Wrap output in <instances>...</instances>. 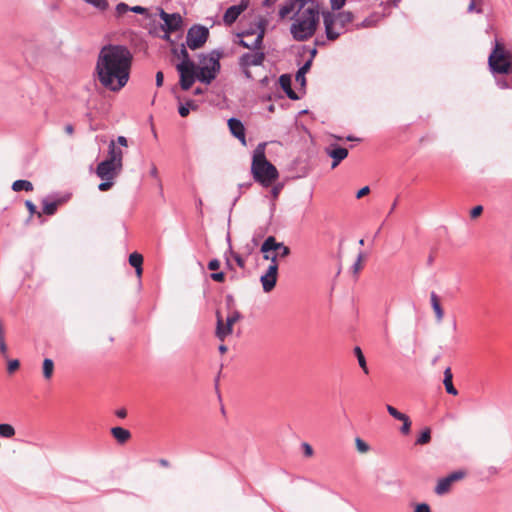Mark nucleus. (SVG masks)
Listing matches in <instances>:
<instances>
[{
	"mask_svg": "<svg viewBox=\"0 0 512 512\" xmlns=\"http://www.w3.org/2000/svg\"><path fill=\"white\" fill-rule=\"evenodd\" d=\"M133 55L125 45L107 44L98 54L95 72L99 83L108 91L119 92L128 83Z\"/></svg>",
	"mask_w": 512,
	"mask_h": 512,
	"instance_id": "1",
	"label": "nucleus"
},
{
	"mask_svg": "<svg viewBox=\"0 0 512 512\" xmlns=\"http://www.w3.org/2000/svg\"><path fill=\"white\" fill-rule=\"evenodd\" d=\"M181 54L183 60L177 64L176 69L179 72L180 86L183 90L190 89L195 79L210 84L217 77L220 71V52L212 51L207 55H202L198 66L189 59L185 48L181 49Z\"/></svg>",
	"mask_w": 512,
	"mask_h": 512,
	"instance_id": "2",
	"label": "nucleus"
},
{
	"mask_svg": "<svg viewBox=\"0 0 512 512\" xmlns=\"http://www.w3.org/2000/svg\"><path fill=\"white\" fill-rule=\"evenodd\" d=\"M300 7L293 17L290 33L296 41H306L316 32L320 19L317 0H298Z\"/></svg>",
	"mask_w": 512,
	"mask_h": 512,
	"instance_id": "3",
	"label": "nucleus"
},
{
	"mask_svg": "<svg viewBox=\"0 0 512 512\" xmlns=\"http://www.w3.org/2000/svg\"><path fill=\"white\" fill-rule=\"evenodd\" d=\"M321 15L323 18L325 35L330 41H335L346 32L355 30L353 28L355 14L352 11H341L337 13L323 11Z\"/></svg>",
	"mask_w": 512,
	"mask_h": 512,
	"instance_id": "4",
	"label": "nucleus"
},
{
	"mask_svg": "<svg viewBox=\"0 0 512 512\" xmlns=\"http://www.w3.org/2000/svg\"><path fill=\"white\" fill-rule=\"evenodd\" d=\"M251 173L256 182L263 187H269L275 182L279 173L276 167L265 156V144H259L253 153Z\"/></svg>",
	"mask_w": 512,
	"mask_h": 512,
	"instance_id": "5",
	"label": "nucleus"
},
{
	"mask_svg": "<svg viewBox=\"0 0 512 512\" xmlns=\"http://www.w3.org/2000/svg\"><path fill=\"white\" fill-rule=\"evenodd\" d=\"M488 61L494 73H508L511 68L509 54L505 52L504 47L498 41L495 42L494 50L490 54Z\"/></svg>",
	"mask_w": 512,
	"mask_h": 512,
	"instance_id": "6",
	"label": "nucleus"
},
{
	"mask_svg": "<svg viewBox=\"0 0 512 512\" xmlns=\"http://www.w3.org/2000/svg\"><path fill=\"white\" fill-rule=\"evenodd\" d=\"M208 36L209 30L206 27L200 25L192 26L187 32V46L192 50L198 49L205 44Z\"/></svg>",
	"mask_w": 512,
	"mask_h": 512,
	"instance_id": "7",
	"label": "nucleus"
},
{
	"mask_svg": "<svg viewBox=\"0 0 512 512\" xmlns=\"http://www.w3.org/2000/svg\"><path fill=\"white\" fill-rule=\"evenodd\" d=\"M254 34H256V37L253 40L241 39L239 42L240 45L247 49L260 50L262 47L263 38L265 34V27L262 22L258 24L256 31H246L242 34V36L244 38H249Z\"/></svg>",
	"mask_w": 512,
	"mask_h": 512,
	"instance_id": "8",
	"label": "nucleus"
},
{
	"mask_svg": "<svg viewBox=\"0 0 512 512\" xmlns=\"http://www.w3.org/2000/svg\"><path fill=\"white\" fill-rule=\"evenodd\" d=\"M240 319V313L237 311H234L230 315H228L226 319V329H223V320L217 315V327H216V336L220 340H224L225 337L230 335L233 331V325Z\"/></svg>",
	"mask_w": 512,
	"mask_h": 512,
	"instance_id": "9",
	"label": "nucleus"
},
{
	"mask_svg": "<svg viewBox=\"0 0 512 512\" xmlns=\"http://www.w3.org/2000/svg\"><path fill=\"white\" fill-rule=\"evenodd\" d=\"M121 170L122 167L106 159L98 164L96 174L101 179H115Z\"/></svg>",
	"mask_w": 512,
	"mask_h": 512,
	"instance_id": "10",
	"label": "nucleus"
},
{
	"mask_svg": "<svg viewBox=\"0 0 512 512\" xmlns=\"http://www.w3.org/2000/svg\"><path fill=\"white\" fill-rule=\"evenodd\" d=\"M268 250H274L281 258H285L290 254V248L283 242H277L274 236L267 237L261 245V252H267Z\"/></svg>",
	"mask_w": 512,
	"mask_h": 512,
	"instance_id": "11",
	"label": "nucleus"
},
{
	"mask_svg": "<svg viewBox=\"0 0 512 512\" xmlns=\"http://www.w3.org/2000/svg\"><path fill=\"white\" fill-rule=\"evenodd\" d=\"M464 476L465 473L463 471H455L447 477L440 479L435 487V493L438 495L446 494L451 489L452 484L455 481L461 480Z\"/></svg>",
	"mask_w": 512,
	"mask_h": 512,
	"instance_id": "12",
	"label": "nucleus"
},
{
	"mask_svg": "<svg viewBox=\"0 0 512 512\" xmlns=\"http://www.w3.org/2000/svg\"><path fill=\"white\" fill-rule=\"evenodd\" d=\"M277 276L278 265H269L266 272L260 278L264 292L268 293L275 288L277 283Z\"/></svg>",
	"mask_w": 512,
	"mask_h": 512,
	"instance_id": "13",
	"label": "nucleus"
},
{
	"mask_svg": "<svg viewBox=\"0 0 512 512\" xmlns=\"http://www.w3.org/2000/svg\"><path fill=\"white\" fill-rule=\"evenodd\" d=\"M160 17L164 22L163 29L166 33L175 32L182 26V18L178 13L168 14L162 10Z\"/></svg>",
	"mask_w": 512,
	"mask_h": 512,
	"instance_id": "14",
	"label": "nucleus"
},
{
	"mask_svg": "<svg viewBox=\"0 0 512 512\" xmlns=\"http://www.w3.org/2000/svg\"><path fill=\"white\" fill-rule=\"evenodd\" d=\"M265 59V54L257 50L254 53H245L239 59V65L241 69H246V67L251 66H260L263 64Z\"/></svg>",
	"mask_w": 512,
	"mask_h": 512,
	"instance_id": "15",
	"label": "nucleus"
},
{
	"mask_svg": "<svg viewBox=\"0 0 512 512\" xmlns=\"http://www.w3.org/2000/svg\"><path fill=\"white\" fill-rule=\"evenodd\" d=\"M386 13H379V12H373L369 16H367L364 20L361 22L355 23L353 28L355 30H361V29H367V28H373L377 26L381 20L386 17Z\"/></svg>",
	"mask_w": 512,
	"mask_h": 512,
	"instance_id": "16",
	"label": "nucleus"
},
{
	"mask_svg": "<svg viewBox=\"0 0 512 512\" xmlns=\"http://www.w3.org/2000/svg\"><path fill=\"white\" fill-rule=\"evenodd\" d=\"M228 127L230 132L234 137H236L242 145H246V136H245V128L243 123L236 119V118H230L228 120Z\"/></svg>",
	"mask_w": 512,
	"mask_h": 512,
	"instance_id": "17",
	"label": "nucleus"
},
{
	"mask_svg": "<svg viewBox=\"0 0 512 512\" xmlns=\"http://www.w3.org/2000/svg\"><path fill=\"white\" fill-rule=\"evenodd\" d=\"M107 160L116 163L118 167H123V151L120 147L116 146L114 140L110 141L108 145Z\"/></svg>",
	"mask_w": 512,
	"mask_h": 512,
	"instance_id": "18",
	"label": "nucleus"
},
{
	"mask_svg": "<svg viewBox=\"0 0 512 512\" xmlns=\"http://www.w3.org/2000/svg\"><path fill=\"white\" fill-rule=\"evenodd\" d=\"M247 8V5L246 4H240V5H233L231 7H229L224 16H223V21L227 24V25H231L232 23H234L237 18L240 16V14Z\"/></svg>",
	"mask_w": 512,
	"mask_h": 512,
	"instance_id": "19",
	"label": "nucleus"
},
{
	"mask_svg": "<svg viewBox=\"0 0 512 512\" xmlns=\"http://www.w3.org/2000/svg\"><path fill=\"white\" fill-rule=\"evenodd\" d=\"M300 7V2L298 0H286L279 7L278 15L281 20L288 18L295 9Z\"/></svg>",
	"mask_w": 512,
	"mask_h": 512,
	"instance_id": "20",
	"label": "nucleus"
},
{
	"mask_svg": "<svg viewBox=\"0 0 512 512\" xmlns=\"http://www.w3.org/2000/svg\"><path fill=\"white\" fill-rule=\"evenodd\" d=\"M327 153L333 159L332 168L337 167L348 156V150L339 146L331 147L327 150Z\"/></svg>",
	"mask_w": 512,
	"mask_h": 512,
	"instance_id": "21",
	"label": "nucleus"
},
{
	"mask_svg": "<svg viewBox=\"0 0 512 512\" xmlns=\"http://www.w3.org/2000/svg\"><path fill=\"white\" fill-rule=\"evenodd\" d=\"M452 379H453V374H452L451 369L448 367V368H446V369H445V371H444V380H443V383H444V386H445L446 392H447L448 394H451V395L456 396V395L458 394V391H457V389L454 387L453 382H452Z\"/></svg>",
	"mask_w": 512,
	"mask_h": 512,
	"instance_id": "22",
	"label": "nucleus"
},
{
	"mask_svg": "<svg viewBox=\"0 0 512 512\" xmlns=\"http://www.w3.org/2000/svg\"><path fill=\"white\" fill-rule=\"evenodd\" d=\"M111 434L121 444L127 442L131 437L129 430L122 427H113L111 429Z\"/></svg>",
	"mask_w": 512,
	"mask_h": 512,
	"instance_id": "23",
	"label": "nucleus"
},
{
	"mask_svg": "<svg viewBox=\"0 0 512 512\" xmlns=\"http://www.w3.org/2000/svg\"><path fill=\"white\" fill-rule=\"evenodd\" d=\"M280 85L282 89L286 92L287 96L290 99L296 100L298 99V96L296 93L291 89V80L288 75H281L279 78Z\"/></svg>",
	"mask_w": 512,
	"mask_h": 512,
	"instance_id": "24",
	"label": "nucleus"
},
{
	"mask_svg": "<svg viewBox=\"0 0 512 512\" xmlns=\"http://www.w3.org/2000/svg\"><path fill=\"white\" fill-rule=\"evenodd\" d=\"M129 263L131 266H133L136 269V273L138 276L142 274V263H143V257L139 253H132L129 256Z\"/></svg>",
	"mask_w": 512,
	"mask_h": 512,
	"instance_id": "25",
	"label": "nucleus"
},
{
	"mask_svg": "<svg viewBox=\"0 0 512 512\" xmlns=\"http://www.w3.org/2000/svg\"><path fill=\"white\" fill-rule=\"evenodd\" d=\"M53 372L54 362L49 358H45L42 365V373L45 380H50L53 376Z\"/></svg>",
	"mask_w": 512,
	"mask_h": 512,
	"instance_id": "26",
	"label": "nucleus"
},
{
	"mask_svg": "<svg viewBox=\"0 0 512 512\" xmlns=\"http://www.w3.org/2000/svg\"><path fill=\"white\" fill-rule=\"evenodd\" d=\"M431 304H432V308L434 310V313L436 315L437 321L438 322L442 321L443 316H444V312H443V309L440 306L438 297H437V295L435 293L431 294Z\"/></svg>",
	"mask_w": 512,
	"mask_h": 512,
	"instance_id": "27",
	"label": "nucleus"
},
{
	"mask_svg": "<svg viewBox=\"0 0 512 512\" xmlns=\"http://www.w3.org/2000/svg\"><path fill=\"white\" fill-rule=\"evenodd\" d=\"M12 189L16 192H19V191H32L33 190V185L30 181L28 180H16L13 184H12Z\"/></svg>",
	"mask_w": 512,
	"mask_h": 512,
	"instance_id": "28",
	"label": "nucleus"
},
{
	"mask_svg": "<svg viewBox=\"0 0 512 512\" xmlns=\"http://www.w3.org/2000/svg\"><path fill=\"white\" fill-rule=\"evenodd\" d=\"M16 434L15 428L8 423H1L0 424V436L2 438H12Z\"/></svg>",
	"mask_w": 512,
	"mask_h": 512,
	"instance_id": "29",
	"label": "nucleus"
},
{
	"mask_svg": "<svg viewBox=\"0 0 512 512\" xmlns=\"http://www.w3.org/2000/svg\"><path fill=\"white\" fill-rule=\"evenodd\" d=\"M42 204L43 213L46 215H53L56 212L59 203L57 201L50 202L47 199H44Z\"/></svg>",
	"mask_w": 512,
	"mask_h": 512,
	"instance_id": "30",
	"label": "nucleus"
},
{
	"mask_svg": "<svg viewBox=\"0 0 512 512\" xmlns=\"http://www.w3.org/2000/svg\"><path fill=\"white\" fill-rule=\"evenodd\" d=\"M354 353L357 357V360H358V363H359V366L362 368L363 372L365 374H368L369 373V370H368V367H367V363H366V359L362 353V350L360 347H355L354 348Z\"/></svg>",
	"mask_w": 512,
	"mask_h": 512,
	"instance_id": "31",
	"label": "nucleus"
},
{
	"mask_svg": "<svg viewBox=\"0 0 512 512\" xmlns=\"http://www.w3.org/2000/svg\"><path fill=\"white\" fill-rule=\"evenodd\" d=\"M197 108V105L193 101H187L185 104H181L179 106V114L181 117L188 116L190 110H195Z\"/></svg>",
	"mask_w": 512,
	"mask_h": 512,
	"instance_id": "32",
	"label": "nucleus"
},
{
	"mask_svg": "<svg viewBox=\"0 0 512 512\" xmlns=\"http://www.w3.org/2000/svg\"><path fill=\"white\" fill-rule=\"evenodd\" d=\"M431 440V431L429 428L423 430L420 436L416 440L417 445H424L429 443Z\"/></svg>",
	"mask_w": 512,
	"mask_h": 512,
	"instance_id": "33",
	"label": "nucleus"
},
{
	"mask_svg": "<svg viewBox=\"0 0 512 512\" xmlns=\"http://www.w3.org/2000/svg\"><path fill=\"white\" fill-rule=\"evenodd\" d=\"M347 1L348 0H330L331 10L329 12L337 13L343 11L342 8L345 6Z\"/></svg>",
	"mask_w": 512,
	"mask_h": 512,
	"instance_id": "34",
	"label": "nucleus"
},
{
	"mask_svg": "<svg viewBox=\"0 0 512 512\" xmlns=\"http://www.w3.org/2000/svg\"><path fill=\"white\" fill-rule=\"evenodd\" d=\"M84 1L100 11H104L108 7L107 0H84Z\"/></svg>",
	"mask_w": 512,
	"mask_h": 512,
	"instance_id": "35",
	"label": "nucleus"
},
{
	"mask_svg": "<svg viewBox=\"0 0 512 512\" xmlns=\"http://www.w3.org/2000/svg\"><path fill=\"white\" fill-rule=\"evenodd\" d=\"M274 250H268L267 252H261L263 254V258L265 260L270 261V265H278L277 258L279 257L278 253H272Z\"/></svg>",
	"mask_w": 512,
	"mask_h": 512,
	"instance_id": "36",
	"label": "nucleus"
},
{
	"mask_svg": "<svg viewBox=\"0 0 512 512\" xmlns=\"http://www.w3.org/2000/svg\"><path fill=\"white\" fill-rule=\"evenodd\" d=\"M310 67V62H307L303 67H301L297 74H296V81L297 82H300L301 84H304L305 83V73L307 72V70L309 69Z\"/></svg>",
	"mask_w": 512,
	"mask_h": 512,
	"instance_id": "37",
	"label": "nucleus"
},
{
	"mask_svg": "<svg viewBox=\"0 0 512 512\" xmlns=\"http://www.w3.org/2000/svg\"><path fill=\"white\" fill-rule=\"evenodd\" d=\"M355 445H356L358 452H360V453H367L370 450V446L365 441H363L361 438L355 439Z\"/></svg>",
	"mask_w": 512,
	"mask_h": 512,
	"instance_id": "38",
	"label": "nucleus"
},
{
	"mask_svg": "<svg viewBox=\"0 0 512 512\" xmlns=\"http://www.w3.org/2000/svg\"><path fill=\"white\" fill-rule=\"evenodd\" d=\"M483 4V0H471L468 6L469 12H477L480 13L482 11L481 6Z\"/></svg>",
	"mask_w": 512,
	"mask_h": 512,
	"instance_id": "39",
	"label": "nucleus"
},
{
	"mask_svg": "<svg viewBox=\"0 0 512 512\" xmlns=\"http://www.w3.org/2000/svg\"><path fill=\"white\" fill-rule=\"evenodd\" d=\"M103 182L99 184L98 189L100 191H107L109 190L114 183V179H102Z\"/></svg>",
	"mask_w": 512,
	"mask_h": 512,
	"instance_id": "40",
	"label": "nucleus"
},
{
	"mask_svg": "<svg viewBox=\"0 0 512 512\" xmlns=\"http://www.w3.org/2000/svg\"><path fill=\"white\" fill-rule=\"evenodd\" d=\"M19 366H20V363L17 359L10 360L7 365V370L9 373H13L14 371H16L19 368Z\"/></svg>",
	"mask_w": 512,
	"mask_h": 512,
	"instance_id": "41",
	"label": "nucleus"
},
{
	"mask_svg": "<svg viewBox=\"0 0 512 512\" xmlns=\"http://www.w3.org/2000/svg\"><path fill=\"white\" fill-rule=\"evenodd\" d=\"M402 423L403 424H402L400 431H401V433L406 435L410 432V429H411V421H410L409 417H407L406 420H403Z\"/></svg>",
	"mask_w": 512,
	"mask_h": 512,
	"instance_id": "42",
	"label": "nucleus"
},
{
	"mask_svg": "<svg viewBox=\"0 0 512 512\" xmlns=\"http://www.w3.org/2000/svg\"><path fill=\"white\" fill-rule=\"evenodd\" d=\"M130 10V7L125 4V3H119L117 6H116V13L121 16L123 15L124 13H126L127 11Z\"/></svg>",
	"mask_w": 512,
	"mask_h": 512,
	"instance_id": "43",
	"label": "nucleus"
},
{
	"mask_svg": "<svg viewBox=\"0 0 512 512\" xmlns=\"http://www.w3.org/2000/svg\"><path fill=\"white\" fill-rule=\"evenodd\" d=\"M362 259H363L362 254H359L356 262L353 265V271L355 274H357L362 268Z\"/></svg>",
	"mask_w": 512,
	"mask_h": 512,
	"instance_id": "44",
	"label": "nucleus"
},
{
	"mask_svg": "<svg viewBox=\"0 0 512 512\" xmlns=\"http://www.w3.org/2000/svg\"><path fill=\"white\" fill-rule=\"evenodd\" d=\"M302 448H303L305 456L311 457L313 455V448L311 447L310 444L304 442V443H302Z\"/></svg>",
	"mask_w": 512,
	"mask_h": 512,
	"instance_id": "45",
	"label": "nucleus"
},
{
	"mask_svg": "<svg viewBox=\"0 0 512 512\" xmlns=\"http://www.w3.org/2000/svg\"><path fill=\"white\" fill-rule=\"evenodd\" d=\"M211 278L216 282H223L225 280V274L223 272H215L211 274Z\"/></svg>",
	"mask_w": 512,
	"mask_h": 512,
	"instance_id": "46",
	"label": "nucleus"
},
{
	"mask_svg": "<svg viewBox=\"0 0 512 512\" xmlns=\"http://www.w3.org/2000/svg\"><path fill=\"white\" fill-rule=\"evenodd\" d=\"M482 211H483L482 206H480V205L475 206V207L471 210V212H470V216H471V218H476V217L480 216V215H481V213H482Z\"/></svg>",
	"mask_w": 512,
	"mask_h": 512,
	"instance_id": "47",
	"label": "nucleus"
},
{
	"mask_svg": "<svg viewBox=\"0 0 512 512\" xmlns=\"http://www.w3.org/2000/svg\"><path fill=\"white\" fill-rule=\"evenodd\" d=\"M414 512H431L429 505L426 503L418 504Z\"/></svg>",
	"mask_w": 512,
	"mask_h": 512,
	"instance_id": "48",
	"label": "nucleus"
},
{
	"mask_svg": "<svg viewBox=\"0 0 512 512\" xmlns=\"http://www.w3.org/2000/svg\"><path fill=\"white\" fill-rule=\"evenodd\" d=\"M220 267V262L217 259H213L208 263V268L212 271H216Z\"/></svg>",
	"mask_w": 512,
	"mask_h": 512,
	"instance_id": "49",
	"label": "nucleus"
},
{
	"mask_svg": "<svg viewBox=\"0 0 512 512\" xmlns=\"http://www.w3.org/2000/svg\"><path fill=\"white\" fill-rule=\"evenodd\" d=\"M370 192V189L368 186H365L363 188H361L357 194H356V197L359 199V198H362L363 196L367 195L368 193Z\"/></svg>",
	"mask_w": 512,
	"mask_h": 512,
	"instance_id": "50",
	"label": "nucleus"
},
{
	"mask_svg": "<svg viewBox=\"0 0 512 512\" xmlns=\"http://www.w3.org/2000/svg\"><path fill=\"white\" fill-rule=\"evenodd\" d=\"M25 205H26L28 211L30 212V214H35L36 213V206L34 205L33 202L27 200L25 202Z\"/></svg>",
	"mask_w": 512,
	"mask_h": 512,
	"instance_id": "51",
	"label": "nucleus"
},
{
	"mask_svg": "<svg viewBox=\"0 0 512 512\" xmlns=\"http://www.w3.org/2000/svg\"><path fill=\"white\" fill-rule=\"evenodd\" d=\"M163 80H164V75L161 71H158L156 73V85L158 87L162 86L163 85Z\"/></svg>",
	"mask_w": 512,
	"mask_h": 512,
	"instance_id": "52",
	"label": "nucleus"
},
{
	"mask_svg": "<svg viewBox=\"0 0 512 512\" xmlns=\"http://www.w3.org/2000/svg\"><path fill=\"white\" fill-rule=\"evenodd\" d=\"M282 189V185H276L272 188L271 193L274 199H276Z\"/></svg>",
	"mask_w": 512,
	"mask_h": 512,
	"instance_id": "53",
	"label": "nucleus"
},
{
	"mask_svg": "<svg viewBox=\"0 0 512 512\" xmlns=\"http://www.w3.org/2000/svg\"><path fill=\"white\" fill-rule=\"evenodd\" d=\"M386 409H387V412H388V413H389L393 418H394V417L399 413V411H398L395 407H393V406H391V405H387V406H386Z\"/></svg>",
	"mask_w": 512,
	"mask_h": 512,
	"instance_id": "54",
	"label": "nucleus"
},
{
	"mask_svg": "<svg viewBox=\"0 0 512 512\" xmlns=\"http://www.w3.org/2000/svg\"><path fill=\"white\" fill-rule=\"evenodd\" d=\"M117 143L122 147L128 146V141H127L126 137H124V136H118Z\"/></svg>",
	"mask_w": 512,
	"mask_h": 512,
	"instance_id": "55",
	"label": "nucleus"
},
{
	"mask_svg": "<svg viewBox=\"0 0 512 512\" xmlns=\"http://www.w3.org/2000/svg\"><path fill=\"white\" fill-rule=\"evenodd\" d=\"M130 11L138 13V14H143V13H145L146 9L141 6H134V7L130 8Z\"/></svg>",
	"mask_w": 512,
	"mask_h": 512,
	"instance_id": "56",
	"label": "nucleus"
},
{
	"mask_svg": "<svg viewBox=\"0 0 512 512\" xmlns=\"http://www.w3.org/2000/svg\"><path fill=\"white\" fill-rule=\"evenodd\" d=\"M150 175L153 177V178H157L158 177V169L156 167L155 164H152L151 165V168H150Z\"/></svg>",
	"mask_w": 512,
	"mask_h": 512,
	"instance_id": "57",
	"label": "nucleus"
},
{
	"mask_svg": "<svg viewBox=\"0 0 512 512\" xmlns=\"http://www.w3.org/2000/svg\"><path fill=\"white\" fill-rule=\"evenodd\" d=\"M0 352L5 354L7 352V346L5 343V339L0 340Z\"/></svg>",
	"mask_w": 512,
	"mask_h": 512,
	"instance_id": "58",
	"label": "nucleus"
},
{
	"mask_svg": "<svg viewBox=\"0 0 512 512\" xmlns=\"http://www.w3.org/2000/svg\"><path fill=\"white\" fill-rule=\"evenodd\" d=\"M116 415L119 417V418H125L127 416V412L125 409H119L116 411Z\"/></svg>",
	"mask_w": 512,
	"mask_h": 512,
	"instance_id": "59",
	"label": "nucleus"
},
{
	"mask_svg": "<svg viewBox=\"0 0 512 512\" xmlns=\"http://www.w3.org/2000/svg\"><path fill=\"white\" fill-rule=\"evenodd\" d=\"M408 416L402 412H399L394 418L399 420V421H403V420H406Z\"/></svg>",
	"mask_w": 512,
	"mask_h": 512,
	"instance_id": "60",
	"label": "nucleus"
},
{
	"mask_svg": "<svg viewBox=\"0 0 512 512\" xmlns=\"http://www.w3.org/2000/svg\"><path fill=\"white\" fill-rule=\"evenodd\" d=\"M250 67H246V69H242L244 75L246 78L248 79H251L252 78V74H251V71L249 69Z\"/></svg>",
	"mask_w": 512,
	"mask_h": 512,
	"instance_id": "61",
	"label": "nucleus"
},
{
	"mask_svg": "<svg viewBox=\"0 0 512 512\" xmlns=\"http://www.w3.org/2000/svg\"><path fill=\"white\" fill-rule=\"evenodd\" d=\"M65 132L69 135H72L74 132V128L72 125L68 124L65 126Z\"/></svg>",
	"mask_w": 512,
	"mask_h": 512,
	"instance_id": "62",
	"label": "nucleus"
},
{
	"mask_svg": "<svg viewBox=\"0 0 512 512\" xmlns=\"http://www.w3.org/2000/svg\"><path fill=\"white\" fill-rule=\"evenodd\" d=\"M235 260H236V262H237V264H238V266H239V267H241V268H243V267H244V260H243L240 256H238V255H237V256L235 257Z\"/></svg>",
	"mask_w": 512,
	"mask_h": 512,
	"instance_id": "63",
	"label": "nucleus"
},
{
	"mask_svg": "<svg viewBox=\"0 0 512 512\" xmlns=\"http://www.w3.org/2000/svg\"><path fill=\"white\" fill-rule=\"evenodd\" d=\"M277 0H264L263 1V6L265 7H270L272 6Z\"/></svg>",
	"mask_w": 512,
	"mask_h": 512,
	"instance_id": "64",
	"label": "nucleus"
}]
</instances>
